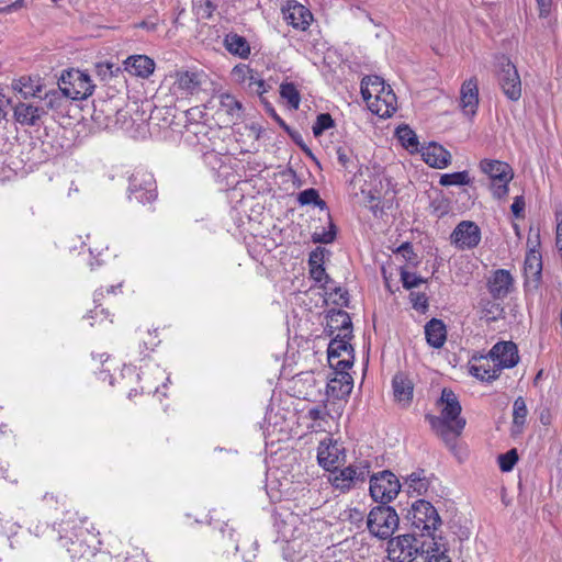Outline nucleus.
I'll use <instances>...</instances> for the list:
<instances>
[{
    "mask_svg": "<svg viewBox=\"0 0 562 562\" xmlns=\"http://www.w3.org/2000/svg\"><path fill=\"white\" fill-rule=\"evenodd\" d=\"M557 247L559 252L562 255V217L557 225Z\"/></svg>",
    "mask_w": 562,
    "mask_h": 562,
    "instance_id": "nucleus-56",
    "label": "nucleus"
},
{
    "mask_svg": "<svg viewBox=\"0 0 562 562\" xmlns=\"http://www.w3.org/2000/svg\"><path fill=\"white\" fill-rule=\"evenodd\" d=\"M371 463L368 460L353 462L342 469L329 471L328 481L335 490L347 493L362 486L370 476Z\"/></svg>",
    "mask_w": 562,
    "mask_h": 562,
    "instance_id": "nucleus-6",
    "label": "nucleus"
},
{
    "mask_svg": "<svg viewBox=\"0 0 562 562\" xmlns=\"http://www.w3.org/2000/svg\"><path fill=\"white\" fill-rule=\"evenodd\" d=\"M115 562H149L146 558L144 551L139 549H133L132 552L126 553V555L121 557L117 555L115 558Z\"/></svg>",
    "mask_w": 562,
    "mask_h": 562,
    "instance_id": "nucleus-49",
    "label": "nucleus"
},
{
    "mask_svg": "<svg viewBox=\"0 0 562 562\" xmlns=\"http://www.w3.org/2000/svg\"><path fill=\"white\" fill-rule=\"evenodd\" d=\"M280 95L284 99L291 109H299L301 95L293 82H283L280 86Z\"/></svg>",
    "mask_w": 562,
    "mask_h": 562,
    "instance_id": "nucleus-40",
    "label": "nucleus"
},
{
    "mask_svg": "<svg viewBox=\"0 0 562 562\" xmlns=\"http://www.w3.org/2000/svg\"><path fill=\"white\" fill-rule=\"evenodd\" d=\"M371 209H372L373 213L376 215L378 206L373 205V206H371Z\"/></svg>",
    "mask_w": 562,
    "mask_h": 562,
    "instance_id": "nucleus-62",
    "label": "nucleus"
},
{
    "mask_svg": "<svg viewBox=\"0 0 562 562\" xmlns=\"http://www.w3.org/2000/svg\"><path fill=\"white\" fill-rule=\"evenodd\" d=\"M361 94L371 112L380 117H390L397 109L395 93L379 76H368L362 79Z\"/></svg>",
    "mask_w": 562,
    "mask_h": 562,
    "instance_id": "nucleus-3",
    "label": "nucleus"
},
{
    "mask_svg": "<svg viewBox=\"0 0 562 562\" xmlns=\"http://www.w3.org/2000/svg\"><path fill=\"white\" fill-rule=\"evenodd\" d=\"M471 181L468 171H459L453 173H445L440 177L441 186H465Z\"/></svg>",
    "mask_w": 562,
    "mask_h": 562,
    "instance_id": "nucleus-42",
    "label": "nucleus"
},
{
    "mask_svg": "<svg viewBox=\"0 0 562 562\" xmlns=\"http://www.w3.org/2000/svg\"><path fill=\"white\" fill-rule=\"evenodd\" d=\"M400 491L401 484L398 479L389 470L370 476L369 492L375 502L387 504L397 496Z\"/></svg>",
    "mask_w": 562,
    "mask_h": 562,
    "instance_id": "nucleus-10",
    "label": "nucleus"
},
{
    "mask_svg": "<svg viewBox=\"0 0 562 562\" xmlns=\"http://www.w3.org/2000/svg\"><path fill=\"white\" fill-rule=\"evenodd\" d=\"M441 407L439 416L428 415L432 430L447 443L454 445L462 434L467 420L461 416L462 407L453 391L443 389L438 401Z\"/></svg>",
    "mask_w": 562,
    "mask_h": 562,
    "instance_id": "nucleus-1",
    "label": "nucleus"
},
{
    "mask_svg": "<svg viewBox=\"0 0 562 562\" xmlns=\"http://www.w3.org/2000/svg\"><path fill=\"white\" fill-rule=\"evenodd\" d=\"M352 390L351 378L342 374L340 378L331 379L327 384V392L336 397L348 395Z\"/></svg>",
    "mask_w": 562,
    "mask_h": 562,
    "instance_id": "nucleus-37",
    "label": "nucleus"
},
{
    "mask_svg": "<svg viewBox=\"0 0 562 562\" xmlns=\"http://www.w3.org/2000/svg\"><path fill=\"white\" fill-rule=\"evenodd\" d=\"M460 94V103L463 112L468 115H474L479 104V88L475 77L463 82Z\"/></svg>",
    "mask_w": 562,
    "mask_h": 562,
    "instance_id": "nucleus-25",
    "label": "nucleus"
},
{
    "mask_svg": "<svg viewBox=\"0 0 562 562\" xmlns=\"http://www.w3.org/2000/svg\"><path fill=\"white\" fill-rule=\"evenodd\" d=\"M397 256H401L405 262L412 266H416L418 263L417 255L415 254L413 246L409 243H403L395 250Z\"/></svg>",
    "mask_w": 562,
    "mask_h": 562,
    "instance_id": "nucleus-47",
    "label": "nucleus"
},
{
    "mask_svg": "<svg viewBox=\"0 0 562 562\" xmlns=\"http://www.w3.org/2000/svg\"><path fill=\"white\" fill-rule=\"evenodd\" d=\"M427 562H451L445 552H439V548L432 549Z\"/></svg>",
    "mask_w": 562,
    "mask_h": 562,
    "instance_id": "nucleus-54",
    "label": "nucleus"
},
{
    "mask_svg": "<svg viewBox=\"0 0 562 562\" xmlns=\"http://www.w3.org/2000/svg\"><path fill=\"white\" fill-rule=\"evenodd\" d=\"M482 172L491 179V190L495 199H504L509 192V182L514 178L512 167L501 160L483 159L480 162Z\"/></svg>",
    "mask_w": 562,
    "mask_h": 562,
    "instance_id": "nucleus-8",
    "label": "nucleus"
},
{
    "mask_svg": "<svg viewBox=\"0 0 562 562\" xmlns=\"http://www.w3.org/2000/svg\"><path fill=\"white\" fill-rule=\"evenodd\" d=\"M307 417L312 420L311 428L314 431H328L330 428V420L334 417L327 411L325 405H317L307 411Z\"/></svg>",
    "mask_w": 562,
    "mask_h": 562,
    "instance_id": "nucleus-32",
    "label": "nucleus"
},
{
    "mask_svg": "<svg viewBox=\"0 0 562 562\" xmlns=\"http://www.w3.org/2000/svg\"><path fill=\"white\" fill-rule=\"evenodd\" d=\"M392 386L395 401L407 406L413 398V381L406 374L397 373L392 380Z\"/></svg>",
    "mask_w": 562,
    "mask_h": 562,
    "instance_id": "nucleus-27",
    "label": "nucleus"
},
{
    "mask_svg": "<svg viewBox=\"0 0 562 562\" xmlns=\"http://www.w3.org/2000/svg\"><path fill=\"white\" fill-rule=\"evenodd\" d=\"M234 549H235V551H236V553H237V552L239 551V546H238V544H235Z\"/></svg>",
    "mask_w": 562,
    "mask_h": 562,
    "instance_id": "nucleus-64",
    "label": "nucleus"
},
{
    "mask_svg": "<svg viewBox=\"0 0 562 562\" xmlns=\"http://www.w3.org/2000/svg\"><path fill=\"white\" fill-rule=\"evenodd\" d=\"M58 90H53L45 93V99L48 100V105L54 106V101L63 94L71 100H83L92 94L94 85L90 77L80 70L65 71L58 82Z\"/></svg>",
    "mask_w": 562,
    "mask_h": 562,
    "instance_id": "nucleus-5",
    "label": "nucleus"
},
{
    "mask_svg": "<svg viewBox=\"0 0 562 562\" xmlns=\"http://www.w3.org/2000/svg\"><path fill=\"white\" fill-rule=\"evenodd\" d=\"M487 290L494 300L505 299L514 286V278L508 270L497 269L487 279Z\"/></svg>",
    "mask_w": 562,
    "mask_h": 562,
    "instance_id": "nucleus-20",
    "label": "nucleus"
},
{
    "mask_svg": "<svg viewBox=\"0 0 562 562\" xmlns=\"http://www.w3.org/2000/svg\"><path fill=\"white\" fill-rule=\"evenodd\" d=\"M524 270L527 277L539 279L542 271L541 255L538 250L531 249L525 258Z\"/></svg>",
    "mask_w": 562,
    "mask_h": 562,
    "instance_id": "nucleus-38",
    "label": "nucleus"
},
{
    "mask_svg": "<svg viewBox=\"0 0 562 562\" xmlns=\"http://www.w3.org/2000/svg\"><path fill=\"white\" fill-rule=\"evenodd\" d=\"M479 313L482 319L486 322H495L503 317L504 307L497 300L483 297L479 302Z\"/></svg>",
    "mask_w": 562,
    "mask_h": 562,
    "instance_id": "nucleus-36",
    "label": "nucleus"
},
{
    "mask_svg": "<svg viewBox=\"0 0 562 562\" xmlns=\"http://www.w3.org/2000/svg\"><path fill=\"white\" fill-rule=\"evenodd\" d=\"M74 517H75V514H71V516H69L67 520L75 521L74 524L77 526H82L83 524L87 522L86 519L85 520L80 519V525H78Z\"/></svg>",
    "mask_w": 562,
    "mask_h": 562,
    "instance_id": "nucleus-59",
    "label": "nucleus"
},
{
    "mask_svg": "<svg viewBox=\"0 0 562 562\" xmlns=\"http://www.w3.org/2000/svg\"><path fill=\"white\" fill-rule=\"evenodd\" d=\"M336 232L333 229V226L329 231H324L322 234L314 233L313 240L322 244H329L335 239Z\"/></svg>",
    "mask_w": 562,
    "mask_h": 562,
    "instance_id": "nucleus-50",
    "label": "nucleus"
},
{
    "mask_svg": "<svg viewBox=\"0 0 562 562\" xmlns=\"http://www.w3.org/2000/svg\"><path fill=\"white\" fill-rule=\"evenodd\" d=\"M501 369L487 357L483 361L472 364L470 372L476 379L491 382L499 376Z\"/></svg>",
    "mask_w": 562,
    "mask_h": 562,
    "instance_id": "nucleus-34",
    "label": "nucleus"
},
{
    "mask_svg": "<svg viewBox=\"0 0 562 562\" xmlns=\"http://www.w3.org/2000/svg\"><path fill=\"white\" fill-rule=\"evenodd\" d=\"M326 331L329 335L342 334V336H352V323L349 314L342 310H331L326 316Z\"/></svg>",
    "mask_w": 562,
    "mask_h": 562,
    "instance_id": "nucleus-22",
    "label": "nucleus"
},
{
    "mask_svg": "<svg viewBox=\"0 0 562 562\" xmlns=\"http://www.w3.org/2000/svg\"><path fill=\"white\" fill-rule=\"evenodd\" d=\"M206 5H207L209 8H211V9H214V7L211 4V2H210L209 0L206 1Z\"/></svg>",
    "mask_w": 562,
    "mask_h": 562,
    "instance_id": "nucleus-63",
    "label": "nucleus"
},
{
    "mask_svg": "<svg viewBox=\"0 0 562 562\" xmlns=\"http://www.w3.org/2000/svg\"><path fill=\"white\" fill-rule=\"evenodd\" d=\"M334 126V120L329 113H322L317 115L316 121L312 127L315 136L322 135L325 131Z\"/></svg>",
    "mask_w": 562,
    "mask_h": 562,
    "instance_id": "nucleus-44",
    "label": "nucleus"
},
{
    "mask_svg": "<svg viewBox=\"0 0 562 562\" xmlns=\"http://www.w3.org/2000/svg\"><path fill=\"white\" fill-rule=\"evenodd\" d=\"M350 338L351 336L336 334L328 345V362L331 367L341 372L351 366L350 358H352V347L349 344Z\"/></svg>",
    "mask_w": 562,
    "mask_h": 562,
    "instance_id": "nucleus-14",
    "label": "nucleus"
},
{
    "mask_svg": "<svg viewBox=\"0 0 562 562\" xmlns=\"http://www.w3.org/2000/svg\"><path fill=\"white\" fill-rule=\"evenodd\" d=\"M288 518H289L291 524H294L296 521V519H297V517L295 515H293V514H290Z\"/></svg>",
    "mask_w": 562,
    "mask_h": 562,
    "instance_id": "nucleus-60",
    "label": "nucleus"
},
{
    "mask_svg": "<svg viewBox=\"0 0 562 562\" xmlns=\"http://www.w3.org/2000/svg\"><path fill=\"white\" fill-rule=\"evenodd\" d=\"M203 75L196 71H178L173 83L175 93L187 97L196 93L202 86Z\"/></svg>",
    "mask_w": 562,
    "mask_h": 562,
    "instance_id": "nucleus-21",
    "label": "nucleus"
},
{
    "mask_svg": "<svg viewBox=\"0 0 562 562\" xmlns=\"http://www.w3.org/2000/svg\"><path fill=\"white\" fill-rule=\"evenodd\" d=\"M282 533H283L284 538H286V537H294V533L288 535L286 530L282 531Z\"/></svg>",
    "mask_w": 562,
    "mask_h": 562,
    "instance_id": "nucleus-61",
    "label": "nucleus"
},
{
    "mask_svg": "<svg viewBox=\"0 0 562 562\" xmlns=\"http://www.w3.org/2000/svg\"><path fill=\"white\" fill-rule=\"evenodd\" d=\"M184 142L198 148L206 167L213 171L220 170L224 166L225 155L221 151L222 140L203 123L194 122L186 125L183 133Z\"/></svg>",
    "mask_w": 562,
    "mask_h": 562,
    "instance_id": "nucleus-2",
    "label": "nucleus"
},
{
    "mask_svg": "<svg viewBox=\"0 0 562 562\" xmlns=\"http://www.w3.org/2000/svg\"><path fill=\"white\" fill-rule=\"evenodd\" d=\"M125 69L132 75L147 78L154 72L155 63L145 55H135L125 60Z\"/></svg>",
    "mask_w": 562,
    "mask_h": 562,
    "instance_id": "nucleus-28",
    "label": "nucleus"
},
{
    "mask_svg": "<svg viewBox=\"0 0 562 562\" xmlns=\"http://www.w3.org/2000/svg\"><path fill=\"white\" fill-rule=\"evenodd\" d=\"M422 547V542L415 536L402 535L389 540L387 557L391 562H413Z\"/></svg>",
    "mask_w": 562,
    "mask_h": 562,
    "instance_id": "nucleus-12",
    "label": "nucleus"
},
{
    "mask_svg": "<svg viewBox=\"0 0 562 562\" xmlns=\"http://www.w3.org/2000/svg\"><path fill=\"white\" fill-rule=\"evenodd\" d=\"M232 77L236 83L240 85L251 94L262 97L268 91V86L260 74L248 65H236L232 70Z\"/></svg>",
    "mask_w": 562,
    "mask_h": 562,
    "instance_id": "nucleus-15",
    "label": "nucleus"
},
{
    "mask_svg": "<svg viewBox=\"0 0 562 562\" xmlns=\"http://www.w3.org/2000/svg\"><path fill=\"white\" fill-rule=\"evenodd\" d=\"M45 114L43 108L31 103L19 102L13 108V116L21 125L35 126Z\"/></svg>",
    "mask_w": 562,
    "mask_h": 562,
    "instance_id": "nucleus-24",
    "label": "nucleus"
},
{
    "mask_svg": "<svg viewBox=\"0 0 562 562\" xmlns=\"http://www.w3.org/2000/svg\"><path fill=\"white\" fill-rule=\"evenodd\" d=\"M539 9V16L547 18L551 11L553 0H536Z\"/></svg>",
    "mask_w": 562,
    "mask_h": 562,
    "instance_id": "nucleus-53",
    "label": "nucleus"
},
{
    "mask_svg": "<svg viewBox=\"0 0 562 562\" xmlns=\"http://www.w3.org/2000/svg\"><path fill=\"white\" fill-rule=\"evenodd\" d=\"M481 228L472 221H461L450 235L451 244L459 250L475 248L481 241Z\"/></svg>",
    "mask_w": 562,
    "mask_h": 562,
    "instance_id": "nucleus-16",
    "label": "nucleus"
},
{
    "mask_svg": "<svg viewBox=\"0 0 562 562\" xmlns=\"http://www.w3.org/2000/svg\"><path fill=\"white\" fill-rule=\"evenodd\" d=\"M396 135L401 144L411 153L419 151L418 139L415 132L408 126H400L396 130Z\"/></svg>",
    "mask_w": 562,
    "mask_h": 562,
    "instance_id": "nucleus-39",
    "label": "nucleus"
},
{
    "mask_svg": "<svg viewBox=\"0 0 562 562\" xmlns=\"http://www.w3.org/2000/svg\"><path fill=\"white\" fill-rule=\"evenodd\" d=\"M406 519L411 528L420 536L434 538V532L441 526V518L434 505L425 499H418L412 504Z\"/></svg>",
    "mask_w": 562,
    "mask_h": 562,
    "instance_id": "nucleus-7",
    "label": "nucleus"
},
{
    "mask_svg": "<svg viewBox=\"0 0 562 562\" xmlns=\"http://www.w3.org/2000/svg\"><path fill=\"white\" fill-rule=\"evenodd\" d=\"M284 21L299 31H306L313 21L311 11L296 1H288L282 7Z\"/></svg>",
    "mask_w": 562,
    "mask_h": 562,
    "instance_id": "nucleus-19",
    "label": "nucleus"
},
{
    "mask_svg": "<svg viewBox=\"0 0 562 562\" xmlns=\"http://www.w3.org/2000/svg\"><path fill=\"white\" fill-rule=\"evenodd\" d=\"M423 160L432 168L443 169L451 160L450 153L437 143H429L420 149Z\"/></svg>",
    "mask_w": 562,
    "mask_h": 562,
    "instance_id": "nucleus-23",
    "label": "nucleus"
},
{
    "mask_svg": "<svg viewBox=\"0 0 562 562\" xmlns=\"http://www.w3.org/2000/svg\"><path fill=\"white\" fill-rule=\"evenodd\" d=\"M518 461L516 449H512L506 453L498 456V465L503 472H509Z\"/></svg>",
    "mask_w": 562,
    "mask_h": 562,
    "instance_id": "nucleus-45",
    "label": "nucleus"
},
{
    "mask_svg": "<svg viewBox=\"0 0 562 562\" xmlns=\"http://www.w3.org/2000/svg\"><path fill=\"white\" fill-rule=\"evenodd\" d=\"M220 111H223L229 122L236 123L243 119V104L231 93H221L218 95Z\"/></svg>",
    "mask_w": 562,
    "mask_h": 562,
    "instance_id": "nucleus-29",
    "label": "nucleus"
},
{
    "mask_svg": "<svg viewBox=\"0 0 562 562\" xmlns=\"http://www.w3.org/2000/svg\"><path fill=\"white\" fill-rule=\"evenodd\" d=\"M345 459V450L330 437L323 439L317 448V461L325 470L330 471Z\"/></svg>",
    "mask_w": 562,
    "mask_h": 562,
    "instance_id": "nucleus-17",
    "label": "nucleus"
},
{
    "mask_svg": "<svg viewBox=\"0 0 562 562\" xmlns=\"http://www.w3.org/2000/svg\"><path fill=\"white\" fill-rule=\"evenodd\" d=\"M413 306L417 310L427 307V297L423 293H411Z\"/></svg>",
    "mask_w": 562,
    "mask_h": 562,
    "instance_id": "nucleus-52",
    "label": "nucleus"
},
{
    "mask_svg": "<svg viewBox=\"0 0 562 562\" xmlns=\"http://www.w3.org/2000/svg\"><path fill=\"white\" fill-rule=\"evenodd\" d=\"M401 280L405 289H413L420 285L425 280L416 273L408 272L404 268L401 269Z\"/></svg>",
    "mask_w": 562,
    "mask_h": 562,
    "instance_id": "nucleus-48",
    "label": "nucleus"
},
{
    "mask_svg": "<svg viewBox=\"0 0 562 562\" xmlns=\"http://www.w3.org/2000/svg\"><path fill=\"white\" fill-rule=\"evenodd\" d=\"M104 296V293H103V288H100L98 289L95 292H94V295H93V302L97 304L95 305V308L93 311H90V314L88 315L89 318H92V319H97V318H100V321L102 322L103 319H108L110 314L108 311L101 308V310H98V307L100 306V301L101 299Z\"/></svg>",
    "mask_w": 562,
    "mask_h": 562,
    "instance_id": "nucleus-46",
    "label": "nucleus"
},
{
    "mask_svg": "<svg viewBox=\"0 0 562 562\" xmlns=\"http://www.w3.org/2000/svg\"><path fill=\"white\" fill-rule=\"evenodd\" d=\"M427 342L434 348H441L447 338L446 326L442 321L432 318L425 326Z\"/></svg>",
    "mask_w": 562,
    "mask_h": 562,
    "instance_id": "nucleus-31",
    "label": "nucleus"
},
{
    "mask_svg": "<svg viewBox=\"0 0 562 562\" xmlns=\"http://www.w3.org/2000/svg\"><path fill=\"white\" fill-rule=\"evenodd\" d=\"M75 521L63 520L59 524V541L72 559L94 555L100 541L88 527L77 526Z\"/></svg>",
    "mask_w": 562,
    "mask_h": 562,
    "instance_id": "nucleus-4",
    "label": "nucleus"
},
{
    "mask_svg": "<svg viewBox=\"0 0 562 562\" xmlns=\"http://www.w3.org/2000/svg\"><path fill=\"white\" fill-rule=\"evenodd\" d=\"M224 46L229 54L243 59H247L251 53L248 41L237 33L227 34L224 37Z\"/></svg>",
    "mask_w": 562,
    "mask_h": 562,
    "instance_id": "nucleus-30",
    "label": "nucleus"
},
{
    "mask_svg": "<svg viewBox=\"0 0 562 562\" xmlns=\"http://www.w3.org/2000/svg\"><path fill=\"white\" fill-rule=\"evenodd\" d=\"M323 263H324V252L323 251L315 250L310 254V258H308L310 269L316 268V267H322Z\"/></svg>",
    "mask_w": 562,
    "mask_h": 562,
    "instance_id": "nucleus-51",
    "label": "nucleus"
},
{
    "mask_svg": "<svg viewBox=\"0 0 562 562\" xmlns=\"http://www.w3.org/2000/svg\"><path fill=\"white\" fill-rule=\"evenodd\" d=\"M497 78L503 93L510 101H518L521 97L520 76L516 66L506 57H503L499 61Z\"/></svg>",
    "mask_w": 562,
    "mask_h": 562,
    "instance_id": "nucleus-13",
    "label": "nucleus"
},
{
    "mask_svg": "<svg viewBox=\"0 0 562 562\" xmlns=\"http://www.w3.org/2000/svg\"><path fill=\"white\" fill-rule=\"evenodd\" d=\"M510 209L516 217H520L521 213L524 212V209H525V201H524L522 196H517L514 200Z\"/></svg>",
    "mask_w": 562,
    "mask_h": 562,
    "instance_id": "nucleus-55",
    "label": "nucleus"
},
{
    "mask_svg": "<svg viewBox=\"0 0 562 562\" xmlns=\"http://www.w3.org/2000/svg\"><path fill=\"white\" fill-rule=\"evenodd\" d=\"M310 276L316 283H319L321 286L326 292L334 290L335 294L339 295V300H335L336 303L341 304V305L347 304V297H346L347 292H344L340 288H334L330 285L331 280H330L329 276L326 273L325 268L323 266L316 267V268H311Z\"/></svg>",
    "mask_w": 562,
    "mask_h": 562,
    "instance_id": "nucleus-33",
    "label": "nucleus"
},
{
    "mask_svg": "<svg viewBox=\"0 0 562 562\" xmlns=\"http://www.w3.org/2000/svg\"><path fill=\"white\" fill-rule=\"evenodd\" d=\"M488 358L501 370L514 368L519 361L517 346L513 341L497 342L490 350Z\"/></svg>",
    "mask_w": 562,
    "mask_h": 562,
    "instance_id": "nucleus-18",
    "label": "nucleus"
},
{
    "mask_svg": "<svg viewBox=\"0 0 562 562\" xmlns=\"http://www.w3.org/2000/svg\"><path fill=\"white\" fill-rule=\"evenodd\" d=\"M398 522V515L391 506L373 507L367 518L369 532L379 539L390 538L397 529Z\"/></svg>",
    "mask_w": 562,
    "mask_h": 562,
    "instance_id": "nucleus-9",
    "label": "nucleus"
},
{
    "mask_svg": "<svg viewBox=\"0 0 562 562\" xmlns=\"http://www.w3.org/2000/svg\"><path fill=\"white\" fill-rule=\"evenodd\" d=\"M528 409L525 400L519 396L515 400L513 406V423L515 426H524L526 423Z\"/></svg>",
    "mask_w": 562,
    "mask_h": 562,
    "instance_id": "nucleus-43",
    "label": "nucleus"
},
{
    "mask_svg": "<svg viewBox=\"0 0 562 562\" xmlns=\"http://www.w3.org/2000/svg\"><path fill=\"white\" fill-rule=\"evenodd\" d=\"M297 202L301 205L314 204L321 209L326 207L325 201L319 198L318 191L313 188L301 191L297 195Z\"/></svg>",
    "mask_w": 562,
    "mask_h": 562,
    "instance_id": "nucleus-41",
    "label": "nucleus"
},
{
    "mask_svg": "<svg viewBox=\"0 0 562 562\" xmlns=\"http://www.w3.org/2000/svg\"><path fill=\"white\" fill-rule=\"evenodd\" d=\"M430 485L429 479L427 477L424 470H418L405 479V486L407 488V493L411 495L420 496L426 494Z\"/></svg>",
    "mask_w": 562,
    "mask_h": 562,
    "instance_id": "nucleus-35",
    "label": "nucleus"
},
{
    "mask_svg": "<svg viewBox=\"0 0 562 562\" xmlns=\"http://www.w3.org/2000/svg\"><path fill=\"white\" fill-rule=\"evenodd\" d=\"M122 283H119L117 285H110L106 288V293H116V290H121Z\"/></svg>",
    "mask_w": 562,
    "mask_h": 562,
    "instance_id": "nucleus-58",
    "label": "nucleus"
},
{
    "mask_svg": "<svg viewBox=\"0 0 562 562\" xmlns=\"http://www.w3.org/2000/svg\"><path fill=\"white\" fill-rule=\"evenodd\" d=\"M234 528L233 527H229L228 524L225 525V527L222 529V532L223 535H227L229 537L231 540H234L233 537H234Z\"/></svg>",
    "mask_w": 562,
    "mask_h": 562,
    "instance_id": "nucleus-57",
    "label": "nucleus"
},
{
    "mask_svg": "<svg viewBox=\"0 0 562 562\" xmlns=\"http://www.w3.org/2000/svg\"><path fill=\"white\" fill-rule=\"evenodd\" d=\"M128 198L142 204L150 203L157 198L154 175L147 170H135L130 177Z\"/></svg>",
    "mask_w": 562,
    "mask_h": 562,
    "instance_id": "nucleus-11",
    "label": "nucleus"
},
{
    "mask_svg": "<svg viewBox=\"0 0 562 562\" xmlns=\"http://www.w3.org/2000/svg\"><path fill=\"white\" fill-rule=\"evenodd\" d=\"M42 88L43 82L38 76H22L12 82V89L24 99L42 98Z\"/></svg>",
    "mask_w": 562,
    "mask_h": 562,
    "instance_id": "nucleus-26",
    "label": "nucleus"
}]
</instances>
